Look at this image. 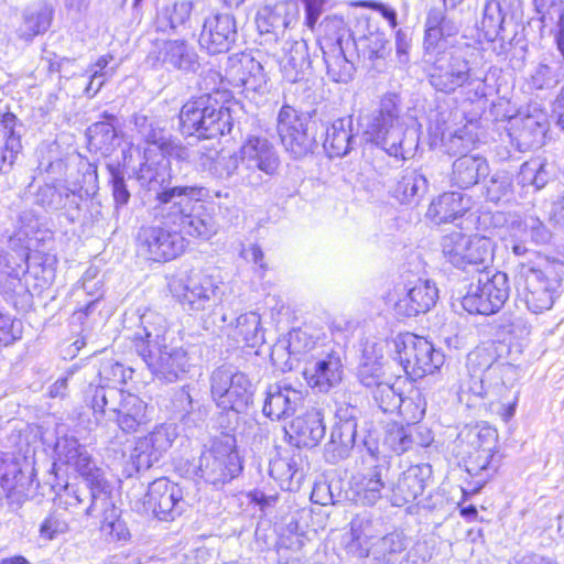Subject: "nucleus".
I'll use <instances>...</instances> for the list:
<instances>
[{"mask_svg": "<svg viewBox=\"0 0 564 564\" xmlns=\"http://www.w3.org/2000/svg\"><path fill=\"white\" fill-rule=\"evenodd\" d=\"M203 164L219 178L236 176L237 184L259 188L279 174L281 159L268 138L250 134L237 152H210L204 155Z\"/></svg>", "mask_w": 564, "mask_h": 564, "instance_id": "nucleus-1", "label": "nucleus"}, {"mask_svg": "<svg viewBox=\"0 0 564 564\" xmlns=\"http://www.w3.org/2000/svg\"><path fill=\"white\" fill-rule=\"evenodd\" d=\"M208 197L203 186H174L158 193V202L164 208L165 224L183 235L208 240L218 232L213 212L202 204Z\"/></svg>", "mask_w": 564, "mask_h": 564, "instance_id": "nucleus-2", "label": "nucleus"}, {"mask_svg": "<svg viewBox=\"0 0 564 564\" xmlns=\"http://www.w3.org/2000/svg\"><path fill=\"white\" fill-rule=\"evenodd\" d=\"M358 127L366 142L380 145L389 155L405 159L410 154L412 141L405 137L398 95H384L377 109L359 117Z\"/></svg>", "mask_w": 564, "mask_h": 564, "instance_id": "nucleus-3", "label": "nucleus"}, {"mask_svg": "<svg viewBox=\"0 0 564 564\" xmlns=\"http://www.w3.org/2000/svg\"><path fill=\"white\" fill-rule=\"evenodd\" d=\"M497 443L498 433L489 425L466 426L459 433L460 454L466 471L478 477L476 490L484 487L498 470Z\"/></svg>", "mask_w": 564, "mask_h": 564, "instance_id": "nucleus-4", "label": "nucleus"}, {"mask_svg": "<svg viewBox=\"0 0 564 564\" xmlns=\"http://www.w3.org/2000/svg\"><path fill=\"white\" fill-rule=\"evenodd\" d=\"M180 124L185 134L213 139L229 133L234 122L229 107L219 105L209 95H202L183 105Z\"/></svg>", "mask_w": 564, "mask_h": 564, "instance_id": "nucleus-5", "label": "nucleus"}, {"mask_svg": "<svg viewBox=\"0 0 564 564\" xmlns=\"http://www.w3.org/2000/svg\"><path fill=\"white\" fill-rule=\"evenodd\" d=\"M561 276L556 265L549 263L543 269L522 267L518 294L527 308L534 314L550 310L554 304Z\"/></svg>", "mask_w": 564, "mask_h": 564, "instance_id": "nucleus-6", "label": "nucleus"}, {"mask_svg": "<svg viewBox=\"0 0 564 564\" xmlns=\"http://www.w3.org/2000/svg\"><path fill=\"white\" fill-rule=\"evenodd\" d=\"M198 475L213 486H224L236 478L242 470V465L236 451L235 440L224 436L213 442L198 460Z\"/></svg>", "mask_w": 564, "mask_h": 564, "instance_id": "nucleus-7", "label": "nucleus"}, {"mask_svg": "<svg viewBox=\"0 0 564 564\" xmlns=\"http://www.w3.org/2000/svg\"><path fill=\"white\" fill-rule=\"evenodd\" d=\"M511 365L495 362L492 355L486 348H477L468 355L467 376L462 379L458 393L460 395L471 394L477 398H485L490 392L500 393L508 391L505 382L500 386H486L498 376H505L512 372Z\"/></svg>", "mask_w": 564, "mask_h": 564, "instance_id": "nucleus-8", "label": "nucleus"}, {"mask_svg": "<svg viewBox=\"0 0 564 564\" xmlns=\"http://www.w3.org/2000/svg\"><path fill=\"white\" fill-rule=\"evenodd\" d=\"M440 246L444 259L463 270L469 265L486 264L494 256L492 240L478 234L452 231L442 237Z\"/></svg>", "mask_w": 564, "mask_h": 564, "instance_id": "nucleus-9", "label": "nucleus"}, {"mask_svg": "<svg viewBox=\"0 0 564 564\" xmlns=\"http://www.w3.org/2000/svg\"><path fill=\"white\" fill-rule=\"evenodd\" d=\"M509 292L506 273L496 272L492 275L481 273L477 282L469 285L462 300V305L470 314H495L508 300Z\"/></svg>", "mask_w": 564, "mask_h": 564, "instance_id": "nucleus-10", "label": "nucleus"}, {"mask_svg": "<svg viewBox=\"0 0 564 564\" xmlns=\"http://www.w3.org/2000/svg\"><path fill=\"white\" fill-rule=\"evenodd\" d=\"M212 398L224 411H243L252 399V386L242 372L218 368L210 377Z\"/></svg>", "mask_w": 564, "mask_h": 564, "instance_id": "nucleus-11", "label": "nucleus"}, {"mask_svg": "<svg viewBox=\"0 0 564 564\" xmlns=\"http://www.w3.org/2000/svg\"><path fill=\"white\" fill-rule=\"evenodd\" d=\"M140 356L153 377L163 383L181 380L188 371L187 352L180 346L165 343L147 349L142 344Z\"/></svg>", "mask_w": 564, "mask_h": 564, "instance_id": "nucleus-12", "label": "nucleus"}, {"mask_svg": "<svg viewBox=\"0 0 564 564\" xmlns=\"http://www.w3.org/2000/svg\"><path fill=\"white\" fill-rule=\"evenodd\" d=\"M186 247L184 237L175 228L143 227L138 234V253L147 260L163 262L180 256Z\"/></svg>", "mask_w": 564, "mask_h": 564, "instance_id": "nucleus-13", "label": "nucleus"}, {"mask_svg": "<svg viewBox=\"0 0 564 564\" xmlns=\"http://www.w3.org/2000/svg\"><path fill=\"white\" fill-rule=\"evenodd\" d=\"M142 503L145 512L164 521L174 520L188 506L182 488L166 478H158L149 485Z\"/></svg>", "mask_w": 564, "mask_h": 564, "instance_id": "nucleus-14", "label": "nucleus"}, {"mask_svg": "<svg viewBox=\"0 0 564 564\" xmlns=\"http://www.w3.org/2000/svg\"><path fill=\"white\" fill-rule=\"evenodd\" d=\"M85 516L99 517L101 532L112 540L127 542L130 539V531L116 507L109 482L89 494V503L85 509Z\"/></svg>", "mask_w": 564, "mask_h": 564, "instance_id": "nucleus-15", "label": "nucleus"}, {"mask_svg": "<svg viewBox=\"0 0 564 564\" xmlns=\"http://www.w3.org/2000/svg\"><path fill=\"white\" fill-rule=\"evenodd\" d=\"M405 372L415 378L434 373L444 364V355L423 337L406 335L398 350Z\"/></svg>", "mask_w": 564, "mask_h": 564, "instance_id": "nucleus-16", "label": "nucleus"}, {"mask_svg": "<svg viewBox=\"0 0 564 564\" xmlns=\"http://www.w3.org/2000/svg\"><path fill=\"white\" fill-rule=\"evenodd\" d=\"M308 119L285 105L278 113L276 131L288 152L294 158H302L310 153L314 145V137L307 131Z\"/></svg>", "mask_w": 564, "mask_h": 564, "instance_id": "nucleus-17", "label": "nucleus"}, {"mask_svg": "<svg viewBox=\"0 0 564 564\" xmlns=\"http://www.w3.org/2000/svg\"><path fill=\"white\" fill-rule=\"evenodd\" d=\"M324 54L327 76L335 83L348 84L356 73L355 37H322L318 42Z\"/></svg>", "mask_w": 564, "mask_h": 564, "instance_id": "nucleus-18", "label": "nucleus"}, {"mask_svg": "<svg viewBox=\"0 0 564 564\" xmlns=\"http://www.w3.org/2000/svg\"><path fill=\"white\" fill-rule=\"evenodd\" d=\"M55 451L62 464L73 467L84 478L89 494L98 489L97 484L101 487L108 482L102 470L96 466L87 449L75 437L59 438Z\"/></svg>", "mask_w": 564, "mask_h": 564, "instance_id": "nucleus-19", "label": "nucleus"}, {"mask_svg": "<svg viewBox=\"0 0 564 564\" xmlns=\"http://www.w3.org/2000/svg\"><path fill=\"white\" fill-rule=\"evenodd\" d=\"M176 427L172 424L156 425L153 431L135 441L131 459L138 469H148L159 462L176 438Z\"/></svg>", "mask_w": 564, "mask_h": 564, "instance_id": "nucleus-20", "label": "nucleus"}, {"mask_svg": "<svg viewBox=\"0 0 564 564\" xmlns=\"http://www.w3.org/2000/svg\"><path fill=\"white\" fill-rule=\"evenodd\" d=\"M438 299V290L431 280L415 279L404 284L394 304L397 314L416 316L429 312Z\"/></svg>", "mask_w": 564, "mask_h": 564, "instance_id": "nucleus-21", "label": "nucleus"}, {"mask_svg": "<svg viewBox=\"0 0 564 564\" xmlns=\"http://www.w3.org/2000/svg\"><path fill=\"white\" fill-rule=\"evenodd\" d=\"M344 375V367L338 354L329 352L321 357H311L303 368L306 383L318 392L327 393L337 387Z\"/></svg>", "mask_w": 564, "mask_h": 564, "instance_id": "nucleus-22", "label": "nucleus"}, {"mask_svg": "<svg viewBox=\"0 0 564 564\" xmlns=\"http://www.w3.org/2000/svg\"><path fill=\"white\" fill-rule=\"evenodd\" d=\"M176 295L184 307L192 312L212 308L217 300L218 286L213 276L194 274L178 284Z\"/></svg>", "mask_w": 564, "mask_h": 564, "instance_id": "nucleus-23", "label": "nucleus"}, {"mask_svg": "<svg viewBox=\"0 0 564 564\" xmlns=\"http://www.w3.org/2000/svg\"><path fill=\"white\" fill-rule=\"evenodd\" d=\"M520 0H488L480 23L484 35H499L501 32L518 35L519 25L514 23Z\"/></svg>", "mask_w": 564, "mask_h": 564, "instance_id": "nucleus-24", "label": "nucleus"}, {"mask_svg": "<svg viewBox=\"0 0 564 564\" xmlns=\"http://www.w3.org/2000/svg\"><path fill=\"white\" fill-rule=\"evenodd\" d=\"M225 79L234 87L258 90L265 84L262 65L250 54L240 53L228 57Z\"/></svg>", "mask_w": 564, "mask_h": 564, "instance_id": "nucleus-25", "label": "nucleus"}, {"mask_svg": "<svg viewBox=\"0 0 564 564\" xmlns=\"http://www.w3.org/2000/svg\"><path fill=\"white\" fill-rule=\"evenodd\" d=\"M304 394L302 390L280 381L269 384L265 390L263 414L271 420H282L294 414L302 405Z\"/></svg>", "mask_w": 564, "mask_h": 564, "instance_id": "nucleus-26", "label": "nucleus"}, {"mask_svg": "<svg viewBox=\"0 0 564 564\" xmlns=\"http://www.w3.org/2000/svg\"><path fill=\"white\" fill-rule=\"evenodd\" d=\"M365 445L369 453L377 458L380 456H400L413 447L411 429H409V424L389 422L383 426L375 446H372L370 438L365 441Z\"/></svg>", "mask_w": 564, "mask_h": 564, "instance_id": "nucleus-27", "label": "nucleus"}, {"mask_svg": "<svg viewBox=\"0 0 564 564\" xmlns=\"http://www.w3.org/2000/svg\"><path fill=\"white\" fill-rule=\"evenodd\" d=\"M325 432L322 410L310 408L292 421L289 434L297 447H314L324 438Z\"/></svg>", "mask_w": 564, "mask_h": 564, "instance_id": "nucleus-28", "label": "nucleus"}, {"mask_svg": "<svg viewBox=\"0 0 564 564\" xmlns=\"http://www.w3.org/2000/svg\"><path fill=\"white\" fill-rule=\"evenodd\" d=\"M431 475L432 469L427 464L410 466L392 487V505L401 507L414 501L423 494Z\"/></svg>", "mask_w": 564, "mask_h": 564, "instance_id": "nucleus-29", "label": "nucleus"}, {"mask_svg": "<svg viewBox=\"0 0 564 564\" xmlns=\"http://www.w3.org/2000/svg\"><path fill=\"white\" fill-rule=\"evenodd\" d=\"M469 79V67L460 58H438L430 74L431 85L443 93H453Z\"/></svg>", "mask_w": 564, "mask_h": 564, "instance_id": "nucleus-30", "label": "nucleus"}, {"mask_svg": "<svg viewBox=\"0 0 564 564\" xmlns=\"http://www.w3.org/2000/svg\"><path fill=\"white\" fill-rule=\"evenodd\" d=\"M117 414L118 426L126 433H133L151 421V411L141 398L123 393L119 405L111 408Z\"/></svg>", "mask_w": 564, "mask_h": 564, "instance_id": "nucleus-31", "label": "nucleus"}, {"mask_svg": "<svg viewBox=\"0 0 564 564\" xmlns=\"http://www.w3.org/2000/svg\"><path fill=\"white\" fill-rule=\"evenodd\" d=\"M382 468L373 466L356 474L350 480L351 499L362 506H373L382 497Z\"/></svg>", "mask_w": 564, "mask_h": 564, "instance_id": "nucleus-32", "label": "nucleus"}, {"mask_svg": "<svg viewBox=\"0 0 564 564\" xmlns=\"http://www.w3.org/2000/svg\"><path fill=\"white\" fill-rule=\"evenodd\" d=\"M140 323L141 328L133 336V343L139 355L142 344L147 349H153L155 346L166 343L169 325L162 314L148 310L140 316Z\"/></svg>", "mask_w": 564, "mask_h": 564, "instance_id": "nucleus-33", "label": "nucleus"}, {"mask_svg": "<svg viewBox=\"0 0 564 564\" xmlns=\"http://www.w3.org/2000/svg\"><path fill=\"white\" fill-rule=\"evenodd\" d=\"M470 208V198L459 192L440 195L429 207L427 216L437 224L462 217Z\"/></svg>", "mask_w": 564, "mask_h": 564, "instance_id": "nucleus-34", "label": "nucleus"}, {"mask_svg": "<svg viewBox=\"0 0 564 564\" xmlns=\"http://www.w3.org/2000/svg\"><path fill=\"white\" fill-rule=\"evenodd\" d=\"M488 173L489 166L485 158L466 154L453 162L451 181L460 188H468L476 185Z\"/></svg>", "mask_w": 564, "mask_h": 564, "instance_id": "nucleus-35", "label": "nucleus"}, {"mask_svg": "<svg viewBox=\"0 0 564 564\" xmlns=\"http://www.w3.org/2000/svg\"><path fill=\"white\" fill-rule=\"evenodd\" d=\"M373 398L383 412H393L399 410L402 415L409 420L417 421L424 414V408L415 405L414 411L409 413L413 405L412 399H403L394 387L390 383H379L373 391Z\"/></svg>", "mask_w": 564, "mask_h": 564, "instance_id": "nucleus-36", "label": "nucleus"}, {"mask_svg": "<svg viewBox=\"0 0 564 564\" xmlns=\"http://www.w3.org/2000/svg\"><path fill=\"white\" fill-rule=\"evenodd\" d=\"M352 142L351 119L339 118L327 128L324 149L330 158H341L350 151Z\"/></svg>", "mask_w": 564, "mask_h": 564, "instance_id": "nucleus-37", "label": "nucleus"}, {"mask_svg": "<svg viewBox=\"0 0 564 564\" xmlns=\"http://www.w3.org/2000/svg\"><path fill=\"white\" fill-rule=\"evenodd\" d=\"M542 35H564L563 0H533Z\"/></svg>", "mask_w": 564, "mask_h": 564, "instance_id": "nucleus-38", "label": "nucleus"}, {"mask_svg": "<svg viewBox=\"0 0 564 564\" xmlns=\"http://www.w3.org/2000/svg\"><path fill=\"white\" fill-rule=\"evenodd\" d=\"M192 12V3L182 1L173 7L164 8L156 17V32L183 33L186 31V23Z\"/></svg>", "mask_w": 564, "mask_h": 564, "instance_id": "nucleus-39", "label": "nucleus"}, {"mask_svg": "<svg viewBox=\"0 0 564 564\" xmlns=\"http://www.w3.org/2000/svg\"><path fill=\"white\" fill-rule=\"evenodd\" d=\"M231 336L236 341H243L250 347H256L264 341L261 317L257 312H247L236 318L231 329Z\"/></svg>", "mask_w": 564, "mask_h": 564, "instance_id": "nucleus-40", "label": "nucleus"}, {"mask_svg": "<svg viewBox=\"0 0 564 564\" xmlns=\"http://www.w3.org/2000/svg\"><path fill=\"white\" fill-rule=\"evenodd\" d=\"M510 235L516 239H525L534 245H544L551 240V231L533 215H525L510 224Z\"/></svg>", "mask_w": 564, "mask_h": 564, "instance_id": "nucleus-41", "label": "nucleus"}, {"mask_svg": "<svg viewBox=\"0 0 564 564\" xmlns=\"http://www.w3.org/2000/svg\"><path fill=\"white\" fill-rule=\"evenodd\" d=\"M513 126L519 132V138L525 145L530 147L538 143L540 138L544 135L547 126L546 115L534 108L532 112L516 118Z\"/></svg>", "mask_w": 564, "mask_h": 564, "instance_id": "nucleus-42", "label": "nucleus"}, {"mask_svg": "<svg viewBox=\"0 0 564 564\" xmlns=\"http://www.w3.org/2000/svg\"><path fill=\"white\" fill-rule=\"evenodd\" d=\"M357 425L354 421H346L338 424L330 434L328 452L333 459H344L348 457L356 441Z\"/></svg>", "mask_w": 564, "mask_h": 564, "instance_id": "nucleus-43", "label": "nucleus"}, {"mask_svg": "<svg viewBox=\"0 0 564 564\" xmlns=\"http://www.w3.org/2000/svg\"><path fill=\"white\" fill-rule=\"evenodd\" d=\"M285 45L289 46V53L284 57L282 65L284 77L289 82L295 83L300 79V72L307 64V45L303 37L288 41Z\"/></svg>", "mask_w": 564, "mask_h": 564, "instance_id": "nucleus-44", "label": "nucleus"}, {"mask_svg": "<svg viewBox=\"0 0 564 564\" xmlns=\"http://www.w3.org/2000/svg\"><path fill=\"white\" fill-rule=\"evenodd\" d=\"M549 181V172L546 171V162L536 158L524 162L518 174V184L525 187H533L538 191L545 186Z\"/></svg>", "mask_w": 564, "mask_h": 564, "instance_id": "nucleus-45", "label": "nucleus"}, {"mask_svg": "<svg viewBox=\"0 0 564 564\" xmlns=\"http://www.w3.org/2000/svg\"><path fill=\"white\" fill-rule=\"evenodd\" d=\"M427 189L426 178L416 171H406L395 187V197L402 203H411L422 197Z\"/></svg>", "mask_w": 564, "mask_h": 564, "instance_id": "nucleus-46", "label": "nucleus"}, {"mask_svg": "<svg viewBox=\"0 0 564 564\" xmlns=\"http://www.w3.org/2000/svg\"><path fill=\"white\" fill-rule=\"evenodd\" d=\"M164 48L163 59L177 68L194 70L198 64L196 53L189 51L182 40H167L164 42Z\"/></svg>", "mask_w": 564, "mask_h": 564, "instance_id": "nucleus-47", "label": "nucleus"}, {"mask_svg": "<svg viewBox=\"0 0 564 564\" xmlns=\"http://www.w3.org/2000/svg\"><path fill=\"white\" fill-rule=\"evenodd\" d=\"M53 13V9L45 4L26 10L24 13V28L29 35L45 34L52 25Z\"/></svg>", "mask_w": 564, "mask_h": 564, "instance_id": "nucleus-48", "label": "nucleus"}, {"mask_svg": "<svg viewBox=\"0 0 564 564\" xmlns=\"http://www.w3.org/2000/svg\"><path fill=\"white\" fill-rule=\"evenodd\" d=\"M24 476L20 463L11 455L0 452V482L4 490L12 492L22 485Z\"/></svg>", "mask_w": 564, "mask_h": 564, "instance_id": "nucleus-49", "label": "nucleus"}, {"mask_svg": "<svg viewBox=\"0 0 564 564\" xmlns=\"http://www.w3.org/2000/svg\"><path fill=\"white\" fill-rule=\"evenodd\" d=\"M404 550V543L399 534H388L376 545L375 556L369 564H394L397 554Z\"/></svg>", "mask_w": 564, "mask_h": 564, "instance_id": "nucleus-50", "label": "nucleus"}, {"mask_svg": "<svg viewBox=\"0 0 564 564\" xmlns=\"http://www.w3.org/2000/svg\"><path fill=\"white\" fill-rule=\"evenodd\" d=\"M486 197L492 203H506L513 197L511 176L506 172L496 173L486 186Z\"/></svg>", "mask_w": 564, "mask_h": 564, "instance_id": "nucleus-51", "label": "nucleus"}, {"mask_svg": "<svg viewBox=\"0 0 564 564\" xmlns=\"http://www.w3.org/2000/svg\"><path fill=\"white\" fill-rule=\"evenodd\" d=\"M458 31V25L445 15L444 10L433 8L429 11L425 35H455Z\"/></svg>", "mask_w": 564, "mask_h": 564, "instance_id": "nucleus-52", "label": "nucleus"}, {"mask_svg": "<svg viewBox=\"0 0 564 564\" xmlns=\"http://www.w3.org/2000/svg\"><path fill=\"white\" fill-rule=\"evenodd\" d=\"M133 122L137 133L141 140L149 145L155 147L161 152L164 151L166 143L161 129L154 127L153 122L147 116L142 115H135Z\"/></svg>", "mask_w": 564, "mask_h": 564, "instance_id": "nucleus-53", "label": "nucleus"}, {"mask_svg": "<svg viewBox=\"0 0 564 564\" xmlns=\"http://www.w3.org/2000/svg\"><path fill=\"white\" fill-rule=\"evenodd\" d=\"M57 505L66 511L72 513H85L84 507L86 501L85 490H82L77 485L67 484L56 495Z\"/></svg>", "mask_w": 564, "mask_h": 564, "instance_id": "nucleus-54", "label": "nucleus"}, {"mask_svg": "<svg viewBox=\"0 0 564 564\" xmlns=\"http://www.w3.org/2000/svg\"><path fill=\"white\" fill-rule=\"evenodd\" d=\"M370 521L365 519H355L351 522V543L349 549L359 557H367L369 550L367 547L370 535Z\"/></svg>", "mask_w": 564, "mask_h": 564, "instance_id": "nucleus-55", "label": "nucleus"}, {"mask_svg": "<svg viewBox=\"0 0 564 564\" xmlns=\"http://www.w3.org/2000/svg\"><path fill=\"white\" fill-rule=\"evenodd\" d=\"M123 391L115 387H96L91 398V408L94 412L105 413L108 409L118 406L123 395Z\"/></svg>", "mask_w": 564, "mask_h": 564, "instance_id": "nucleus-56", "label": "nucleus"}, {"mask_svg": "<svg viewBox=\"0 0 564 564\" xmlns=\"http://www.w3.org/2000/svg\"><path fill=\"white\" fill-rule=\"evenodd\" d=\"M236 33V21L231 14L216 13L208 17L200 35H230Z\"/></svg>", "mask_w": 564, "mask_h": 564, "instance_id": "nucleus-57", "label": "nucleus"}, {"mask_svg": "<svg viewBox=\"0 0 564 564\" xmlns=\"http://www.w3.org/2000/svg\"><path fill=\"white\" fill-rule=\"evenodd\" d=\"M290 21L279 11L264 9L257 17V25L261 35L283 33Z\"/></svg>", "mask_w": 564, "mask_h": 564, "instance_id": "nucleus-58", "label": "nucleus"}, {"mask_svg": "<svg viewBox=\"0 0 564 564\" xmlns=\"http://www.w3.org/2000/svg\"><path fill=\"white\" fill-rule=\"evenodd\" d=\"M25 262L26 257L24 254L15 257L7 252H0V285L6 284L9 279H18L24 270L23 263Z\"/></svg>", "mask_w": 564, "mask_h": 564, "instance_id": "nucleus-59", "label": "nucleus"}, {"mask_svg": "<svg viewBox=\"0 0 564 564\" xmlns=\"http://www.w3.org/2000/svg\"><path fill=\"white\" fill-rule=\"evenodd\" d=\"M4 152L0 158V171H4L6 167L11 169L17 155L22 149L20 135L15 134L12 129H8V120L4 126Z\"/></svg>", "mask_w": 564, "mask_h": 564, "instance_id": "nucleus-60", "label": "nucleus"}, {"mask_svg": "<svg viewBox=\"0 0 564 564\" xmlns=\"http://www.w3.org/2000/svg\"><path fill=\"white\" fill-rule=\"evenodd\" d=\"M316 341L312 335L303 329H293L289 333L288 348L290 355L300 356L312 351Z\"/></svg>", "mask_w": 564, "mask_h": 564, "instance_id": "nucleus-61", "label": "nucleus"}, {"mask_svg": "<svg viewBox=\"0 0 564 564\" xmlns=\"http://www.w3.org/2000/svg\"><path fill=\"white\" fill-rule=\"evenodd\" d=\"M88 131L90 143L106 151L109 150V147L117 137L113 126L108 122H96Z\"/></svg>", "mask_w": 564, "mask_h": 564, "instance_id": "nucleus-62", "label": "nucleus"}, {"mask_svg": "<svg viewBox=\"0 0 564 564\" xmlns=\"http://www.w3.org/2000/svg\"><path fill=\"white\" fill-rule=\"evenodd\" d=\"M172 411L181 416L182 420L188 417L195 408V402L187 387H183L175 391L172 400Z\"/></svg>", "mask_w": 564, "mask_h": 564, "instance_id": "nucleus-63", "label": "nucleus"}, {"mask_svg": "<svg viewBox=\"0 0 564 564\" xmlns=\"http://www.w3.org/2000/svg\"><path fill=\"white\" fill-rule=\"evenodd\" d=\"M22 335L21 322L0 312V343L9 345Z\"/></svg>", "mask_w": 564, "mask_h": 564, "instance_id": "nucleus-64", "label": "nucleus"}]
</instances>
